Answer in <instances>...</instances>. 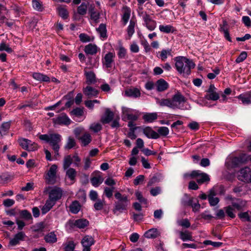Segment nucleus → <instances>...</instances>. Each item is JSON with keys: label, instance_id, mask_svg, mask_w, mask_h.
<instances>
[{"label": "nucleus", "instance_id": "obj_1", "mask_svg": "<svg viewBox=\"0 0 251 251\" xmlns=\"http://www.w3.org/2000/svg\"><path fill=\"white\" fill-rule=\"evenodd\" d=\"M175 60L176 69L180 74L183 73L189 75L191 73V70L194 68L195 66V64L191 60L185 57H176Z\"/></svg>", "mask_w": 251, "mask_h": 251}, {"label": "nucleus", "instance_id": "obj_2", "mask_svg": "<svg viewBox=\"0 0 251 251\" xmlns=\"http://www.w3.org/2000/svg\"><path fill=\"white\" fill-rule=\"evenodd\" d=\"M114 196L117 201L115 202L113 212L114 214L118 215L120 213L127 210L130 201L126 196L122 195L119 192H117Z\"/></svg>", "mask_w": 251, "mask_h": 251}, {"label": "nucleus", "instance_id": "obj_3", "mask_svg": "<svg viewBox=\"0 0 251 251\" xmlns=\"http://www.w3.org/2000/svg\"><path fill=\"white\" fill-rule=\"evenodd\" d=\"M39 139L49 143L51 146L56 155H59L60 143L61 141V136L57 133L49 134H42L39 136Z\"/></svg>", "mask_w": 251, "mask_h": 251}, {"label": "nucleus", "instance_id": "obj_4", "mask_svg": "<svg viewBox=\"0 0 251 251\" xmlns=\"http://www.w3.org/2000/svg\"><path fill=\"white\" fill-rule=\"evenodd\" d=\"M172 109H184V103L186 99L180 92H177L171 99Z\"/></svg>", "mask_w": 251, "mask_h": 251}, {"label": "nucleus", "instance_id": "obj_5", "mask_svg": "<svg viewBox=\"0 0 251 251\" xmlns=\"http://www.w3.org/2000/svg\"><path fill=\"white\" fill-rule=\"evenodd\" d=\"M246 159L244 155L238 157H230L227 159L225 165L228 169L238 167L245 162Z\"/></svg>", "mask_w": 251, "mask_h": 251}, {"label": "nucleus", "instance_id": "obj_6", "mask_svg": "<svg viewBox=\"0 0 251 251\" xmlns=\"http://www.w3.org/2000/svg\"><path fill=\"white\" fill-rule=\"evenodd\" d=\"M184 177L191 176L196 177V180L199 184H202L210 180L209 176L206 173H202L200 170L193 171L190 174H185Z\"/></svg>", "mask_w": 251, "mask_h": 251}, {"label": "nucleus", "instance_id": "obj_7", "mask_svg": "<svg viewBox=\"0 0 251 251\" xmlns=\"http://www.w3.org/2000/svg\"><path fill=\"white\" fill-rule=\"evenodd\" d=\"M57 166L54 164L50 166L45 176V179L48 184H54L56 181V172Z\"/></svg>", "mask_w": 251, "mask_h": 251}, {"label": "nucleus", "instance_id": "obj_8", "mask_svg": "<svg viewBox=\"0 0 251 251\" xmlns=\"http://www.w3.org/2000/svg\"><path fill=\"white\" fill-rule=\"evenodd\" d=\"M141 16H142V19L144 22V25L147 27V28L151 30H153L156 26V22L152 20L150 16L146 12H142L140 14Z\"/></svg>", "mask_w": 251, "mask_h": 251}, {"label": "nucleus", "instance_id": "obj_9", "mask_svg": "<svg viewBox=\"0 0 251 251\" xmlns=\"http://www.w3.org/2000/svg\"><path fill=\"white\" fill-rule=\"evenodd\" d=\"M18 142L22 148L28 151H33L37 149V145L35 143H32L29 140L21 138L19 139Z\"/></svg>", "mask_w": 251, "mask_h": 251}, {"label": "nucleus", "instance_id": "obj_10", "mask_svg": "<svg viewBox=\"0 0 251 251\" xmlns=\"http://www.w3.org/2000/svg\"><path fill=\"white\" fill-rule=\"evenodd\" d=\"M251 169L245 167L240 170L238 175L239 180L246 182H251Z\"/></svg>", "mask_w": 251, "mask_h": 251}, {"label": "nucleus", "instance_id": "obj_11", "mask_svg": "<svg viewBox=\"0 0 251 251\" xmlns=\"http://www.w3.org/2000/svg\"><path fill=\"white\" fill-rule=\"evenodd\" d=\"M217 89L213 84H210L206 90L204 98L208 100H217L220 98L219 94L217 92Z\"/></svg>", "mask_w": 251, "mask_h": 251}, {"label": "nucleus", "instance_id": "obj_12", "mask_svg": "<svg viewBox=\"0 0 251 251\" xmlns=\"http://www.w3.org/2000/svg\"><path fill=\"white\" fill-rule=\"evenodd\" d=\"M81 243L83 248V251H90V247L94 244L95 240L92 236L86 235L82 238Z\"/></svg>", "mask_w": 251, "mask_h": 251}, {"label": "nucleus", "instance_id": "obj_13", "mask_svg": "<svg viewBox=\"0 0 251 251\" xmlns=\"http://www.w3.org/2000/svg\"><path fill=\"white\" fill-rule=\"evenodd\" d=\"M115 53L109 52L106 53L102 61V63L106 68H111L112 64L114 63V58L115 57Z\"/></svg>", "mask_w": 251, "mask_h": 251}, {"label": "nucleus", "instance_id": "obj_14", "mask_svg": "<svg viewBox=\"0 0 251 251\" xmlns=\"http://www.w3.org/2000/svg\"><path fill=\"white\" fill-rule=\"evenodd\" d=\"M88 13L90 16L91 19L94 21L95 23L99 22L100 19V12L96 10L95 6L91 4L88 8Z\"/></svg>", "mask_w": 251, "mask_h": 251}, {"label": "nucleus", "instance_id": "obj_15", "mask_svg": "<svg viewBox=\"0 0 251 251\" xmlns=\"http://www.w3.org/2000/svg\"><path fill=\"white\" fill-rule=\"evenodd\" d=\"M62 194V191L60 188L54 187L50 192L49 198L56 202L61 198Z\"/></svg>", "mask_w": 251, "mask_h": 251}, {"label": "nucleus", "instance_id": "obj_16", "mask_svg": "<svg viewBox=\"0 0 251 251\" xmlns=\"http://www.w3.org/2000/svg\"><path fill=\"white\" fill-rule=\"evenodd\" d=\"M237 98L241 100L242 103L249 105L251 103V90L244 92L239 95Z\"/></svg>", "mask_w": 251, "mask_h": 251}, {"label": "nucleus", "instance_id": "obj_17", "mask_svg": "<svg viewBox=\"0 0 251 251\" xmlns=\"http://www.w3.org/2000/svg\"><path fill=\"white\" fill-rule=\"evenodd\" d=\"M25 235L23 232H19L17 233L13 238L11 239L9 241V245L11 246H16L20 243L21 241L24 240Z\"/></svg>", "mask_w": 251, "mask_h": 251}, {"label": "nucleus", "instance_id": "obj_18", "mask_svg": "<svg viewBox=\"0 0 251 251\" xmlns=\"http://www.w3.org/2000/svg\"><path fill=\"white\" fill-rule=\"evenodd\" d=\"M143 132L148 138L158 139L159 137V134L150 126L144 128Z\"/></svg>", "mask_w": 251, "mask_h": 251}, {"label": "nucleus", "instance_id": "obj_19", "mask_svg": "<svg viewBox=\"0 0 251 251\" xmlns=\"http://www.w3.org/2000/svg\"><path fill=\"white\" fill-rule=\"evenodd\" d=\"M55 124L60 125H69L71 123V120L65 114H61L56 118L54 119Z\"/></svg>", "mask_w": 251, "mask_h": 251}, {"label": "nucleus", "instance_id": "obj_20", "mask_svg": "<svg viewBox=\"0 0 251 251\" xmlns=\"http://www.w3.org/2000/svg\"><path fill=\"white\" fill-rule=\"evenodd\" d=\"M156 90L158 92H163L169 87V84L163 79H158L155 84Z\"/></svg>", "mask_w": 251, "mask_h": 251}, {"label": "nucleus", "instance_id": "obj_21", "mask_svg": "<svg viewBox=\"0 0 251 251\" xmlns=\"http://www.w3.org/2000/svg\"><path fill=\"white\" fill-rule=\"evenodd\" d=\"M114 118V113L108 108L105 110V113L101 119V122L104 124L109 123L112 121Z\"/></svg>", "mask_w": 251, "mask_h": 251}, {"label": "nucleus", "instance_id": "obj_22", "mask_svg": "<svg viewBox=\"0 0 251 251\" xmlns=\"http://www.w3.org/2000/svg\"><path fill=\"white\" fill-rule=\"evenodd\" d=\"M83 93L89 98H91L93 97H97L99 92L97 90L91 86H87L83 89Z\"/></svg>", "mask_w": 251, "mask_h": 251}, {"label": "nucleus", "instance_id": "obj_23", "mask_svg": "<svg viewBox=\"0 0 251 251\" xmlns=\"http://www.w3.org/2000/svg\"><path fill=\"white\" fill-rule=\"evenodd\" d=\"M56 201L49 198L47 200L45 204L43 206L41 209V211L43 214H45L49 211L51 208L55 205Z\"/></svg>", "mask_w": 251, "mask_h": 251}, {"label": "nucleus", "instance_id": "obj_24", "mask_svg": "<svg viewBox=\"0 0 251 251\" xmlns=\"http://www.w3.org/2000/svg\"><path fill=\"white\" fill-rule=\"evenodd\" d=\"M246 205V201L241 199H236L232 202V206L238 211L243 210Z\"/></svg>", "mask_w": 251, "mask_h": 251}, {"label": "nucleus", "instance_id": "obj_25", "mask_svg": "<svg viewBox=\"0 0 251 251\" xmlns=\"http://www.w3.org/2000/svg\"><path fill=\"white\" fill-rule=\"evenodd\" d=\"M122 12L123 13L122 16V20L124 22V25H126L128 22L130 16V8L127 6H125L123 7Z\"/></svg>", "mask_w": 251, "mask_h": 251}, {"label": "nucleus", "instance_id": "obj_26", "mask_svg": "<svg viewBox=\"0 0 251 251\" xmlns=\"http://www.w3.org/2000/svg\"><path fill=\"white\" fill-rule=\"evenodd\" d=\"M90 5H89V3L88 1L82 2L81 4L77 7V13L82 16L85 15Z\"/></svg>", "mask_w": 251, "mask_h": 251}, {"label": "nucleus", "instance_id": "obj_27", "mask_svg": "<svg viewBox=\"0 0 251 251\" xmlns=\"http://www.w3.org/2000/svg\"><path fill=\"white\" fill-rule=\"evenodd\" d=\"M216 195L209 190L208 192V200L211 206H215L219 202V199L217 197H214Z\"/></svg>", "mask_w": 251, "mask_h": 251}, {"label": "nucleus", "instance_id": "obj_28", "mask_svg": "<svg viewBox=\"0 0 251 251\" xmlns=\"http://www.w3.org/2000/svg\"><path fill=\"white\" fill-rule=\"evenodd\" d=\"M98 47L96 45L89 44L85 47L84 51L86 54L94 55L97 52Z\"/></svg>", "mask_w": 251, "mask_h": 251}, {"label": "nucleus", "instance_id": "obj_29", "mask_svg": "<svg viewBox=\"0 0 251 251\" xmlns=\"http://www.w3.org/2000/svg\"><path fill=\"white\" fill-rule=\"evenodd\" d=\"M179 234L180 238L183 241H185L187 240H193L192 233L188 230H185L184 231H179Z\"/></svg>", "mask_w": 251, "mask_h": 251}, {"label": "nucleus", "instance_id": "obj_30", "mask_svg": "<svg viewBox=\"0 0 251 251\" xmlns=\"http://www.w3.org/2000/svg\"><path fill=\"white\" fill-rule=\"evenodd\" d=\"M32 76L38 81L44 82H49L50 81V78L48 76L39 73H33Z\"/></svg>", "mask_w": 251, "mask_h": 251}, {"label": "nucleus", "instance_id": "obj_31", "mask_svg": "<svg viewBox=\"0 0 251 251\" xmlns=\"http://www.w3.org/2000/svg\"><path fill=\"white\" fill-rule=\"evenodd\" d=\"M162 177V176L160 174L156 173L154 174L150 178L147 186H151L156 183L159 182L161 180Z\"/></svg>", "mask_w": 251, "mask_h": 251}, {"label": "nucleus", "instance_id": "obj_32", "mask_svg": "<svg viewBox=\"0 0 251 251\" xmlns=\"http://www.w3.org/2000/svg\"><path fill=\"white\" fill-rule=\"evenodd\" d=\"M81 205L77 201H75L69 206L70 211L73 214H77L80 210Z\"/></svg>", "mask_w": 251, "mask_h": 251}, {"label": "nucleus", "instance_id": "obj_33", "mask_svg": "<svg viewBox=\"0 0 251 251\" xmlns=\"http://www.w3.org/2000/svg\"><path fill=\"white\" fill-rule=\"evenodd\" d=\"M157 118L156 113H146L143 116V119L147 123H152Z\"/></svg>", "mask_w": 251, "mask_h": 251}, {"label": "nucleus", "instance_id": "obj_34", "mask_svg": "<svg viewBox=\"0 0 251 251\" xmlns=\"http://www.w3.org/2000/svg\"><path fill=\"white\" fill-rule=\"evenodd\" d=\"M159 29L161 32L165 33H173L175 31V28L170 25H161L159 26Z\"/></svg>", "mask_w": 251, "mask_h": 251}, {"label": "nucleus", "instance_id": "obj_35", "mask_svg": "<svg viewBox=\"0 0 251 251\" xmlns=\"http://www.w3.org/2000/svg\"><path fill=\"white\" fill-rule=\"evenodd\" d=\"M85 75L86 77V83L88 84L94 83L96 81V76L95 74L92 72H85Z\"/></svg>", "mask_w": 251, "mask_h": 251}, {"label": "nucleus", "instance_id": "obj_36", "mask_svg": "<svg viewBox=\"0 0 251 251\" xmlns=\"http://www.w3.org/2000/svg\"><path fill=\"white\" fill-rule=\"evenodd\" d=\"M19 216L21 218L24 219L26 221H32V217L31 213L27 210H19Z\"/></svg>", "mask_w": 251, "mask_h": 251}, {"label": "nucleus", "instance_id": "obj_37", "mask_svg": "<svg viewBox=\"0 0 251 251\" xmlns=\"http://www.w3.org/2000/svg\"><path fill=\"white\" fill-rule=\"evenodd\" d=\"M65 7V6L60 5L57 8L59 15L63 19H66L68 17L69 14Z\"/></svg>", "mask_w": 251, "mask_h": 251}, {"label": "nucleus", "instance_id": "obj_38", "mask_svg": "<svg viewBox=\"0 0 251 251\" xmlns=\"http://www.w3.org/2000/svg\"><path fill=\"white\" fill-rule=\"evenodd\" d=\"M159 235V232L157 229L152 228L146 231L144 234L145 236L148 238H154Z\"/></svg>", "mask_w": 251, "mask_h": 251}, {"label": "nucleus", "instance_id": "obj_39", "mask_svg": "<svg viewBox=\"0 0 251 251\" xmlns=\"http://www.w3.org/2000/svg\"><path fill=\"white\" fill-rule=\"evenodd\" d=\"M73 163V158L71 155H68L64 157L63 159V168L64 170L69 168Z\"/></svg>", "mask_w": 251, "mask_h": 251}, {"label": "nucleus", "instance_id": "obj_40", "mask_svg": "<svg viewBox=\"0 0 251 251\" xmlns=\"http://www.w3.org/2000/svg\"><path fill=\"white\" fill-rule=\"evenodd\" d=\"M156 102L161 106H167L172 108L171 99H162L161 100L157 99Z\"/></svg>", "mask_w": 251, "mask_h": 251}, {"label": "nucleus", "instance_id": "obj_41", "mask_svg": "<svg viewBox=\"0 0 251 251\" xmlns=\"http://www.w3.org/2000/svg\"><path fill=\"white\" fill-rule=\"evenodd\" d=\"M88 224V221L84 219L77 220L75 222V226L79 228H84L86 227Z\"/></svg>", "mask_w": 251, "mask_h": 251}, {"label": "nucleus", "instance_id": "obj_42", "mask_svg": "<svg viewBox=\"0 0 251 251\" xmlns=\"http://www.w3.org/2000/svg\"><path fill=\"white\" fill-rule=\"evenodd\" d=\"M66 176L71 180H74L76 176V171L72 168H69L66 170Z\"/></svg>", "mask_w": 251, "mask_h": 251}, {"label": "nucleus", "instance_id": "obj_43", "mask_svg": "<svg viewBox=\"0 0 251 251\" xmlns=\"http://www.w3.org/2000/svg\"><path fill=\"white\" fill-rule=\"evenodd\" d=\"M125 93L127 96L133 98L138 97L141 94L140 91L137 88L126 90Z\"/></svg>", "mask_w": 251, "mask_h": 251}, {"label": "nucleus", "instance_id": "obj_44", "mask_svg": "<svg viewBox=\"0 0 251 251\" xmlns=\"http://www.w3.org/2000/svg\"><path fill=\"white\" fill-rule=\"evenodd\" d=\"M210 190L212 193H215L216 195L218 194L223 195L225 192V188L222 185L215 186Z\"/></svg>", "mask_w": 251, "mask_h": 251}, {"label": "nucleus", "instance_id": "obj_45", "mask_svg": "<svg viewBox=\"0 0 251 251\" xmlns=\"http://www.w3.org/2000/svg\"><path fill=\"white\" fill-rule=\"evenodd\" d=\"M238 216L242 221L251 222V211L250 214L248 212H240L238 214Z\"/></svg>", "mask_w": 251, "mask_h": 251}, {"label": "nucleus", "instance_id": "obj_46", "mask_svg": "<svg viewBox=\"0 0 251 251\" xmlns=\"http://www.w3.org/2000/svg\"><path fill=\"white\" fill-rule=\"evenodd\" d=\"M135 26V22L133 19L130 21L129 25L127 28V32L129 37V39L132 36L135 32L134 27Z\"/></svg>", "mask_w": 251, "mask_h": 251}, {"label": "nucleus", "instance_id": "obj_47", "mask_svg": "<svg viewBox=\"0 0 251 251\" xmlns=\"http://www.w3.org/2000/svg\"><path fill=\"white\" fill-rule=\"evenodd\" d=\"M80 140H81L83 145L84 146H86L91 142L92 138L89 133H85L80 138Z\"/></svg>", "mask_w": 251, "mask_h": 251}, {"label": "nucleus", "instance_id": "obj_48", "mask_svg": "<svg viewBox=\"0 0 251 251\" xmlns=\"http://www.w3.org/2000/svg\"><path fill=\"white\" fill-rule=\"evenodd\" d=\"M44 239L46 242L49 243H53L57 241L56 236L53 232H50L46 235L44 237Z\"/></svg>", "mask_w": 251, "mask_h": 251}, {"label": "nucleus", "instance_id": "obj_49", "mask_svg": "<svg viewBox=\"0 0 251 251\" xmlns=\"http://www.w3.org/2000/svg\"><path fill=\"white\" fill-rule=\"evenodd\" d=\"M97 31L100 34V36L102 38H106V28L105 24H101L99 27L97 29Z\"/></svg>", "mask_w": 251, "mask_h": 251}, {"label": "nucleus", "instance_id": "obj_50", "mask_svg": "<svg viewBox=\"0 0 251 251\" xmlns=\"http://www.w3.org/2000/svg\"><path fill=\"white\" fill-rule=\"evenodd\" d=\"M103 181V179L100 176H95L91 178V182L94 187H98Z\"/></svg>", "mask_w": 251, "mask_h": 251}, {"label": "nucleus", "instance_id": "obj_51", "mask_svg": "<svg viewBox=\"0 0 251 251\" xmlns=\"http://www.w3.org/2000/svg\"><path fill=\"white\" fill-rule=\"evenodd\" d=\"M133 110L127 107H122V120L124 121H126V118L128 115L132 113Z\"/></svg>", "mask_w": 251, "mask_h": 251}, {"label": "nucleus", "instance_id": "obj_52", "mask_svg": "<svg viewBox=\"0 0 251 251\" xmlns=\"http://www.w3.org/2000/svg\"><path fill=\"white\" fill-rule=\"evenodd\" d=\"M105 204L104 200L98 199L94 205V207L96 210H100L103 208Z\"/></svg>", "mask_w": 251, "mask_h": 251}, {"label": "nucleus", "instance_id": "obj_53", "mask_svg": "<svg viewBox=\"0 0 251 251\" xmlns=\"http://www.w3.org/2000/svg\"><path fill=\"white\" fill-rule=\"evenodd\" d=\"M76 145L75 140L71 137H69L68 139V141L66 145H65V149H71L74 147Z\"/></svg>", "mask_w": 251, "mask_h": 251}, {"label": "nucleus", "instance_id": "obj_54", "mask_svg": "<svg viewBox=\"0 0 251 251\" xmlns=\"http://www.w3.org/2000/svg\"><path fill=\"white\" fill-rule=\"evenodd\" d=\"M118 55L120 58H125L126 54V50L122 46L120 45L118 48Z\"/></svg>", "mask_w": 251, "mask_h": 251}, {"label": "nucleus", "instance_id": "obj_55", "mask_svg": "<svg viewBox=\"0 0 251 251\" xmlns=\"http://www.w3.org/2000/svg\"><path fill=\"white\" fill-rule=\"evenodd\" d=\"M101 125L100 123H93L90 126V129L95 132H98L101 129Z\"/></svg>", "mask_w": 251, "mask_h": 251}, {"label": "nucleus", "instance_id": "obj_56", "mask_svg": "<svg viewBox=\"0 0 251 251\" xmlns=\"http://www.w3.org/2000/svg\"><path fill=\"white\" fill-rule=\"evenodd\" d=\"M169 132V128L167 127L162 126L158 129V134L161 136H166Z\"/></svg>", "mask_w": 251, "mask_h": 251}, {"label": "nucleus", "instance_id": "obj_57", "mask_svg": "<svg viewBox=\"0 0 251 251\" xmlns=\"http://www.w3.org/2000/svg\"><path fill=\"white\" fill-rule=\"evenodd\" d=\"M33 7L37 11H42L43 7L41 2L37 0H34L32 1Z\"/></svg>", "mask_w": 251, "mask_h": 251}, {"label": "nucleus", "instance_id": "obj_58", "mask_svg": "<svg viewBox=\"0 0 251 251\" xmlns=\"http://www.w3.org/2000/svg\"><path fill=\"white\" fill-rule=\"evenodd\" d=\"M247 57V52L246 51H242L238 56V57L236 58L235 62L237 63L242 62L246 59Z\"/></svg>", "mask_w": 251, "mask_h": 251}, {"label": "nucleus", "instance_id": "obj_59", "mask_svg": "<svg viewBox=\"0 0 251 251\" xmlns=\"http://www.w3.org/2000/svg\"><path fill=\"white\" fill-rule=\"evenodd\" d=\"M114 188V187L111 188L106 187L104 188V194L108 198H110L112 196Z\"/></svg>", "mask_w": 251, "mask_h": 251}, {"label": "nucleus", "instance_id": "obj_60", "mask_svg": "<svg viewBox=\"0 0 251 251\" xmlns=\"http://www.w3.org/2000/svg\"><path fill=\"white\" fill-rule=\"evenodd\" d=\"M75 248V245L74 242H68L64 248V251H74Z\"/></svg>", "mask_w": 251, "mask_h": 251}, {"label": "nucleus", "instance_id": "obj_61", "mask_svg": "<svg viewBox=\"0 0 251 251\" xmlns=\"http://www.w3.org/2000/svg\"><path fill=\"white\" fill-rule=\"evenodd\" d=\"M11 123V122L10 121L7 122H4L2 124L0 128L1 131L3 132V134H4L5 132L7 131L10 128Z\"/></svg>", "mask_w": 251, "mask_h": 251}, {"label": "nucleus", "instance_id": "obj_62", "mask_svg": "<svg viewBox=\"0 0 251 251\" xmlns=\"http://www.w3.org/2000/svg\"><path fill=\"white\" fill-rule=\"evenodd\" d=\"M225 211L228 216L231 218H234L235 217V215L233 213V209L230 206L225 207Z\"/></svg>", "mask_w": 251, "mask_h": 251}, {"label": "nucleus", "instance_id": "obj_63", "mask_svg": "<svg viewBox=\"0 0 251 251\" xmlns=\"http://www.w3.org/2000/svg\"><path fill=\"white\" fill-rule=\"evenodd\" d=\"M171 50H163L160 54L161 59L164 61L167 58L168 55H171Z\"/></svg>", "mask_w": 251, "mask_h": 251}, {"label": "nucleus", "instance_id": "obj_64", "mask_svg": "<svg viewBox=\"0 0 251 251\" xmlns=\"http://www.w3.org/2000/svg\"><path fill=\"white\" fill-rule=\"evenodd\" d=\"M203 244L206 245H211L214 247H219L223 243L219 242H212L210 240H205L203 242Z\"/></svg>", "mask_w": 251, "mask_h": 251}]
</instances>
